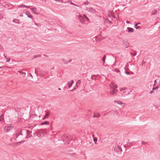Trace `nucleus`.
I'll return each mask as SVG.
<instances>
[{
	"instance_id": "f257e3e1",
	"label": "nucleus",
	"mask_w": 160,
	"mask_h": 160,
	"mask_svg": "<svg viewBox=\"0 0 160 160\" xmlns=\"http://www.w3.org/2000/svg\"><path fill=\"white\" fill-rule=\"evenodd\" d=\"M32 132L25 129H22L18 135H16V140H20L21 142L25 138H28L31 136Z\"/></svg>"
},
{
	"instance_id": "f03ea898",
	"label": "nucleus",
	"mask_w": 160,
	"mask_h": 160,
	"mask_svg": "<svg viewBox=\"0 0 160 160\" xmlns=\"http://www.w3.org/2000/svg\"><path fill=\"white\" fill-rule=\"evenodd\" d=\"M46 131L43 129L39 130L38 132V136L40 137H42L45 135L46 133Z\"/></svg>"
},
{
	"instance_id": "7ed1b4c3",
	"label": "nucleus",
	"mask_w": 160,
	"mask_h": 160,
	"mask_svg": "<svg viewBox=\"0 0 160 160\" xmlns=\"http://www.w3.org/2000/svg\"><path fill=\"white\" fill-rule=\"evenodd\" d=\"M114 150L115 152L118 154H120L122 152V149L120 146H117L115 147Z\"/></svg>"
},
{
	"instance_id": "20e7f679",
	"label": "nucleus",
	"mask_w": 160,
	"mask_h": 160,
	"mask_svg": "<svg viewBox=\"0 0 160 160\" xmlns=\"http://www.w3.org/2000/svg\"><path fill=\"white\" fill-rule=\"evenodd\" d=\"M2 5L6 8H8L11 6V4L8 2H3L1 3Z\"/></svg>"
},
{
	"instance_id": "39448f33",
	"label": "nucleus",
	"mask_w": 160,
	"mask_h": 160,
	"mask_svg": "<svg viewBox=\"0 0 160 160\" xmlns=\"http://www.w3.org/2000/svg\"><path fill=\"white\" fill-rule=\"evenodd\" d=\"M86 10L90 12L93 13H95L96 12V10L94 8L91 7L87 8Z\"/></svg>"
},
{
	"instance_id": "423d86ee",
	"label": "nucleus",
	"mask_w": 160,
	"mask_h": 160,
	"mask_svg": "<svg viewBox=\"0 0 160 160\" xmlns=\"http://www.w3.org/2000/svg\"><path fill=\"white\" fill-rule=\"evenodd\" d=\"M63 140L64 141V142H67L68 143H69L70 141V138L68 136H66L65 138L63 139Z\"/></svg>"
},
{
	"instance_id": "0eeeda50",
	"label": "nucleus",
	"mask_w": 160,
	"mask_h": 160,
	"mask_svg": "<svg viewBox=\"0 0 160 160\" xmlns=\"http://www.w3.org/2000/svg\"><path fill=\"white\" fill-rule=\"evenodd\" d=\"M118 90L116 89H113L112 90L109 92L110 94L112 95H114L117 93Z\"/></svg>"
},
{
	"instance_id": "6e6552de",
	"label": "nucleus",
	"mask_w": 160,
	"mask_h": 160,
	"mask_svg": "<svg viewBox=\"0 0 160 160\" xmlns=\"http://www.w3.org/2000/svg\"><path fill=\"white\" fill-rule=\"evenodd\" d=\"M12 128V127L11 126H5L4 127V130L6 132H8Z\"/></svg>"
},
{
	"instance_id": "1a4fd4ad",
	"label": "nucleus",
	"mask_w": 160,
	"mask_h": 160,
	"mask_svg": "<svg viewBox=\"0 0 160 160\" xmlns=\"http://www.w3.org/2000/svg\"><path fill=\"white\" fill-rule=\"evenodd\" d=\"M123 44L124 45V46L125 48H128L130 46V44L129 42L127 41L124 42H123Z\"/></svg>"
},
{
	"instance_id": "9d476101",
	"label": "nucleus",
	"mask_w": 160,
	"mask_h": 160,
	"mask_svg": "<svg viewBox=\"0 0 160 160\" xmlns=\"http://www.w3.org/2000/svg\"><path fill=\"white\" fill-rule=\"evenodd\" d=\"M25 14L27 15V16L30 18H31V19H33V17L30 14V13L28 11H27L25 12Z\"/></svg>"
},
{
	"instance_id": "9b49d317",
	"label": "nucleus",
	"mask_w": 160,
	"mask_h": 160,
	"mask_svg": "<svg viewBox=\"0 0 160 160\" xmlns=\"http://www.w3.org/2000/svg\"><path fill=\"white\" fill-rule=\"evenodd\" d=\"M31 10L34 14H38V13L36 12V8L35 7L32 8L31 9Z\"/></svg>"
},
{
	"instance_id": "f8f14e48",
	"label": "nucleus",
	"mask_w": 160,
	"mask_h": 160,
	"mask_svg": "<svg viewBox=\"0 0 160 160\" xmlns=\"http://www.w3.org/2000/svg\"><path fill=\"white\" fill-rule=\"evenodd\" d=\"M62 61L65 64H67L68 62H70L72 61V60H68V61H67V60L64 59H62Z\"/></svg>"
},
{
	"instance_id": "ddd939ff",
	"label": "nucleus",
	"mask_w": 160,
	"mask_h": 160,
	"mask_svg": "<svg viewBox=\"0 0 160 160\" xmlns=\"http://www.w3.org/2000/svg\"><path fill=\"white\" fill-rule=\"evenodd\" d=\"M74 81L73 80H72L70 81V82H68V88H70V87H71L72 85V84L73 83Z\"/></svg>"
},
{
	"instance_id": "4468645a",
	"label": "nucleus",
	"mask_w": 160,
	"mask_h": 160,
	"mask_svg": "<svg viewBox=\"0 0 160 160\" xmlns=\"http://www.w3.org/2000/svg\"><path fill=\"white\" fill-rule=\"evenodd\" d=\"M49 111H48L47 112H46V114H45V115L44 116V118H43V120L45 118H48V116L49 115Z\"/></svg>"
},
{
	"instance_id": "2eb2a0df",
	"label": "nucleus",
	"mask_w": 160,
	"mask_h": 160,
	"mask_svg": "<svg viewBox=\"0 0 160 160\" xmlns=\"http://www.w3.org/2000/svg\"><path fill=\"white\" fill-rule=\"evenodd\" d=\"M127 29L128 30V32H132L134 31V29L133 28L128 27Z\"/></svg>"
},
{
	"instance_id": "dca6fc26",
	"label": "nucleus",
	"mask_w": 160,
	"mask_h": 160,
	"mask_svg": "<svg viewBox=\"0 0 160 160\" xmlns=\"http://www.w3.org/2000/svg\"><path fill=\"white\" fill-rule=\"evenodd\" d=\"M18 72L22 75V77H24L26 75V73L25 72H23L22 71H18Z\"/></svg>"
},
{
	"instance_id": "f3484780",
	"label": "nucleus",
	"mask_w": 160,
	"mask_h": 160,
	"mask_svg": "<svg viewBox=\"0 0 160 160\" xmlns=\"http://www.w3.org/2000/svg\"><path fill=\"white\" fill-rule=\"evenodd\" d=\"M12 22H15L17 24H19L20 23L19 21V20L16 18H14V19H13Z\"/></svg>"
},
{
	"instance_id": "a211bd4d",
	"label": "nucleus",
	"mask_w": 160,
	"mask_h": 160,
	"mask_svg": "<svg viewBox=\"0 0 160 160\" xmlns=\"http://www.w3.org/2000/svg\"><path fill=\"white\" fill-rule=\"evenodd\" d=\"M49 124V122L48 121H45L41 123V125H48Z\"/></svg>"
},
{
	"instance_id": "6ab92c4d",
	"label": "nucleus",
	"mask_w": 160,
	"mask_h": 160,
	"mask_svg": "<svg viewBox=\"0 0 160 160\" xmlns=\"http://www.w3.org/2000/svg\"><path fill=\"white\" fill-rule=\"evenodd\" d=\"M83 18L85 19V20H86V19L87 20V21H89V18L87 17V16L85 14L83 15Z\"/></svg>"
},
{
	"instance_id": "aec40b11",
	"label": "nucleus",
	"mask_w": 160,
	"mask_h": 160,
	"mask_svg": "<svg viewBox=\"0 0 160 160\" xmlns=\"http://www.w3.org/2000/svg\"><path fill=\"white\" fill-rule=\"evenodd\" d=\"M114 102H117L118 104H119V105H122V104H123V103L122 102H120L119 101H116V100H115L114 101Z\"/></svg>"
},
{
	"instance_id": "412c9836",
	"label": "nucleus",
	"mask_w": 160,
	"mask_h": 160,
	"mask_svg": "<svg viewBox=\"0 0 160 160\" xmlns=\"http://www.w3.org/2000/svg\"><path fill=\"white\" fill-rule=\"evenodd\" d=\"M106 57V55H105L102 58V61L103 62V65H104L105 63Z\"/></svg>"
},
{
	"instance_id": "4be33fe9",
	"label": "nucleus",
	"mask_w": 160,
	"mask_h": 160,
	"mask_svg": "<svg viewBox=\"0 0 160 160\" xmlns=\"http://www.w3.org/2000/svg\"><path fill=\"white\" fill-rule=\"evenodd\" d=\"M92 136H93V141H94L95 142V144H96V142L97 141V138H95L94 137V135H92Z\"/></svg>"
},
{
	"instance_id": "5701e85b",
	"label": "nucleus",
	"mask_w": 160,
	"mask_h": 160,
	"mask_svg": "<svg viewBox=\"0 0 160 160\" xmlns=\"http://www.w3.org/2000/svg\"><path fill=\"white\" fill-rule=\"evenodd\" d=\"M126 89H127V88L125 87L121 88H120L119 90L120 91H124V90H126Z\"/></svg>"
},
{
	"instance_id": "b1692460",
	"label": "nucleus",
	"mask_w": 160,
	"mask_h": 160,
	"mask_svg": "<svg viewBox=\"0 0 160 160\" xmlns=\"http://www.w3.org/2000/svg\"><path fill=\"white\" fill-rule=\"evenodd\" d=\"M138 24H135L134 25V28L136 29H139L140 28V27L139 26H138Z\"/></svg>"
},
{
	"instance_id": "393cba45",
	"label": "nucleus",
	"mask_w": 160,
	"mask_h": 160,
	"mask_svg": "<svg viewBox=\"0 0 160 160\" xmlns=\"http://www.w3.org/2000/svg\"><path fill=\"white\" fill-rule=\"evenodd\" d=\"M154 12L151 14V15H155L157 12L158 11L157 9H155L154 10Z\"/></svg>"
},
{
	"instance_id": "a878e982",
	"label": "nucleus",
	"mask_w": 160,
	"mask_h": 160,
	"mask_svg": "<svg viewBox=\"0 0 160 160\" xmlns=\"http://www.w3.org/2000/svg\"><path fill=\"white\" fill-rule=\"evenodd\" d=\"M112 85L113 86V89H115V88H117L118 87L116 84H113Z\"/></svg>"
},
{
	"instance_id": "bb28decb",
	"label": "nucleus",
	"mask_w": 160,
	"mask_h": 160,
	"mask_svg": "<svg viewBox=\"0 0 160 160\" xmlns=\"http://www.w3.org/2000/svg\"><path fill=\"white\" fill-rule=\"evenodd\" d=\"M114 71L117 73H118V72H120V70L118 68L115 69L114 70Z\"/></svg>"
},
{
	"instance_id": "cd10ccee",
	"label": "nucleus",
	"mask_w": 160,
	"mask_h": 160,
	"mask_svg": "<svg viewBox=\"0 0 160 160\" xmlns=\"http://www.w3.org/2000/svg\"><path fill=\"white\" fill-rule=\"evenodd\" d=\"M81 82V81L80 80H78L76 82V85H78V84H80V83Z\"/></svg>"
},
{
	"instance_id": "c85d7f7f",
	"label": "nucleus",
	"mask_w": 160,
	"mask_h": 160,
	"mask_svg": "<svg viewBox=\"0 0 160 160\" xmlns=\"http://www.w3.org/2000/svg\"><path fill=\"white\" fill-rule=\"evenodd\" d=\"M7 59V60L6 61V62H9L10 60H11V59H10V58H8V59Z\"/></svg>"
},
{
	"instance_id": "c756f323",
	"label": "nucleus",
	"mask_w": 160,
	"mask_h": 160,
	"mask_svg": "<svg viewBox=\"0 0 160 160\" xmlns=\"http://www.w3.org/2000/svg\"><path fill=\"white\" fill-rule=\"evenodd\" d=\"M28 77H31L32 78H33L32 76L30 73H28Z\"/></svg>"
},
{
	"instance_id": "7c9ffc66",
	"label": "nucleus",
	"mask_w": 160,
	"mask_h": 160,
	"mask_svg": "<svg viewBox=\"0 0 160 160\" xmlns=\"http://www.w3.org/2000/svg\"><path fill=\"white\" fill-rule=\"evenodd\" d=\"M23 6H24V5H20L18 6V7L19 8L24 7Z\"/></svg>"
},
{
	"instance_id": "2f4dec72",
	"label": "nucleus",
	"mask_w": 160,
	"mask_h": 160,
	"mask_svg": "<svg viewBox=\"0 0 160 160\" xmlns=\"http://www.w3.org/2000/svg\"><path fill=\"white\" fill-rule=\"evenodd\" d=\"M142 143L143 144H147L148 143V142H144V141H142Z\"/></svg>"
},
{
	"instance_id": "473e14b6",
	"label": "nucleus",
	"mask_w": 160,
	"mask_h": 160,
	"mask_svg": "<svg viewBox=\"0 0 160 160\" xmlns=\"http://www.w3.org/2000/svg\"><path fill=\"white\" fill-rule=\"evenodd\" d=\"M154 90H153V88L152 89V90L150 92V93L152 94L153 92H154Z\"/></svg>"
},
{
	"instance_id": "72a5a7b5",
	"label": "nucleus",
	"mask_w": 160,
	"mask_h": 160,
	"mask_svg": "<svg viewBox=\"0 0 160 160\" xmlns=\"http://www.w3.org/2000/svg\"><path fill=\"white\" fill-rule=\"evenodd\" d=\"M125 73L127 75H129L130 74V73L129 72H127V71H125Z\"/></svg>"
},
{
	"instance_id": "f704fd0d",
	"label": "nucleus",
	"mask_w": 160,
	"mask_h": 160,
	"mask_svg": "<svg viewBox=\"0 0 160 160\" xmlns=\"http://www.w3.org/2000/svg\"><path fill=\"white\" fill-rule=\"evenodd\" d=\"M136 54H137V52H135L134 53L132 54V55H133V56H135L136 55Z\"/></svg>"
},
{
	"instance_id": "c9c22d12",
	"label": "nucleus",
	"mask_w": 160,
	"mask_h": 160,
	"mask_svg": "<svg viewBox=\"0 0 160 160\" xmlns=\"http://www.w3.org/2000/svg\"><path fill=\"white\" fill-rule=\"evenodd\" d=\"M157 21L159 23H160V19L159 18H158L157 19Z\"/></svg>"
},
{
	"instance_id": "e433bc0d",
	"label": "nucleus",
	"mask_w": 160,
	"mask_h": 160,
	"mask_svg": "<svg viewBox=\"0 0 160 160\" xmlns=\"http://www.w3.org/2000/svg\"><path fill=\"white\" fill-rule=\"evenodd\" d=\"M158 88H159V87H158V86L157 87H156V88H153V90H155L156 89Z\"/></svg>"
},
{
	"instance_id": "4c0bfd02",
	"label": "nucleus",
	"mask_w": 160,
	"mask_h": 160,
	"mask_svg": "<svg viewBox=\"0 0 160 160\" xmlns=\"http://www.w3.org/2000/svg\"><path fill=\"white\" fill-rule=\"evenodd\" d=\"M89 3L88 1H86V2L84 3V4H88Z\"/></svg>"
},
{
	"instance_id": "58836bf2",
	"label": "nucleus",
	"mask_w": 160,
	"mask_h": 160,
	"mask_svg": "<svg viewBox=\"0 0 160 160\" xmlns=\"http://www.w3.org/2000/svg\"><path fill=\"white\" fill-rule=\"evenodd\" d=\"M23 7H25L26 8H29V6H26L25 5H24V6H23Z\"/></svg>"
},
{
	"instance_id": "ea45409f",
	"label": "nucleus",
	"mask_w": 160,
	"mask_h": 160,
	"mask_svg": "<svg viewBox=\"0 0 160 160\" xmlns=\"http://www.w3.org/2000/svg\"><path fill=\"white\" fill-rule=\"evenodd\" d=\"M20 17H23V13H21L20 14Z\"/></svg>"
},
{
	"instance_id": "a19ab883",
	"label": "nucleus",
	"mask_w": 160,
	"mask_h": 160,
	"mask_svg": "<svg viewBox=\"0 0 160 160\" xmlns=\"http://www.w3.org/2000/svg\"><path fill=\"white\" fill-rule=\"evenodd\" d=\"M5 58H6V59H8V58L7 57V56L5 55V54H4L3 55Z\"/></svg>"
},
{
	"instance_id": "79ce46f5",
	"label": "nucleus",
	"mask_w": 160,
	"mask_h": 160,
	"mask_svg": "<svg viewBox=\"0 0 160 160\" xmlns=\"http://www.w3.org/2000/svg\"><path fill=\"white\" fill-rule=\"evenodd\" d=\"M93 117H98V116H97L96 115H95V114H94L93 116Z\"/></svg>"
},
{
	"instance_id": "37998d69",
	"label": "nucleus",
	"mask_w": 160,
	"mask_h": 160,
	"mask_svg": "<svg viewBox=\"0 0 160 160\" xmlns=\"http://www.w3.org/2000/svg\"><path fill=\"white\" fill-rule=\"evenodd\" d=\"M126 22L127 23H130V22L129 21H127Z\"/></svg>"
},
{
	"instance_id": "c03bdc74",
	"label": "nucleus",
	"mask_w": 160,
	"mask_h": 160,
	"mask_svg": "<svg viewBox=\"0 0 160 160\" xmlns=\"http://www.w3.org/2000/svg\"><path fill=\"white\" fill-rule=\"evenodd\" d=\"M100 114L99 113H98L97 114V115H96L97 116H98V117H99Z\"/></svg>"
},
{
	"instance_id": "a18cd8bd",
	"label": "nucleus",
	"mask_w": 160,
	"mask_h": 160,
	"mask_svg": "<svg viewBox=\"0 0 160 160\" xmlns=\"http://www.w3.org/2000/svg\"><path fill=\"white\" fill-rule=\"evenodd\" d=\"M75 89H76V88H74L72 89L71 90V91H72L74 90Z\"/></svg>"
},
{
	"instance_id": "49530a36",
	"label": "nucleus",
	"mask_w": 160,
	"mask_h": 160,
	"mask_svg": "<svg viewBox=\"0 0 160 160\" xmlns=\"http://www.w3.org/2000/svg\"><path fill=\"white\" fill-rule=\"evenodd\" d=\"M33 58H35L37 57L36 55H34L33 56Z\"/></svg>"
},
{
	"instance_id": "de8ad7c7",
	"label": "nucleus",
	"mask_w": 160,
	"mask_h": 160,
	"mask_svg": "<svg viewBox=\"0 0 160 160\" xmlns=\"http://www.w3.org/2000/svg\"><path fill=\"white\" fill-rule=\"evenodd\" d=\"M157 83L156 80L154 81V83L155 84Z\"/></svg>"
},
{
	"instance_id": "09e8293b",
	"label": "nucleus",
	"mask_w": 160,
	"mask_h": 160,
	"mask_svg": "<svg viewBox=\"0 0 160 160\" xmlns=\"http://www.w3.org/2000/svg\"><path fill=\"white\" fill-rule=\"evenodd\" d=\"M71 4H72V5H74V4L72 2H71Z\"/></svg>"
},
{
	"instance_id": "8fccbe9b",
	"label": "nucleus",
	"mask_w": 160,
	"mask_h": 160,
	"mask_svg": "<svg viewBox=\"0 0 160 160\" xmlns=\"http://www.w3.org/2000/svg\"><path fill=\"white\" fill-rule=\"evenodd\" d=\"M74 5L75 6H77L78 7H79L76 4H74Z\"/></svg>"
},
{
	"instance_id": "3c124183",
	"label": "nucleus",
	"mask_w": 160,
	"mask_h": 160,
	"mask_svg": "<svg viewBox=\"0 0 160 160\" xmlns=\"http://www.w3.org/2000/svg\"><path fill=\"white\" fill-rule=\"evenodd\" d=\"M137 24H138H138H141V23L139 22V23H137Z\"/></svg>"
},
{
	"instance_id": "603ef678",
	"label": "nucleus",
	"mask_w": 160,
	"mask_h": 160,
	"mask_svg": "<svg viewBox=\"0 0 160 160\" xmlns=\"http://www.w3.org/2000/svg\"><path fill=\"white\" fill-rule=\"evenodd\" d=\"M35 72L36 73V69H35Z\"/></svg>"
},
{
	"instance_id": "864d4df0",
	"label": "nucleus",
	"mask_w": 160,
	"mask_h": 160,
	"mask_svg": "<svg viewBox=\"0 0 160 160\" xmlns=\"http://www.w3.org/2000/svg\"><path fill=\"white\" fill-rule=\"evenodd\" d=\"M58 90H61V89L60 88H58Z\"/></svg>"
},
{
	"instance_id": "5fc2aeb1",
	"label": "nucleus",
	"mask_w": 160,
	"mask_h": 160,
	"mask_svg": "<svg viewBox=\"0 0 160 160\" xmlns=\"http://www.w3.org/2000/svg\"><path fill=\"white\" fill-rule=\"evenodd\" d=\"M2 67H0V68H2Z\"/></svg>"
},
{
	"instance_id": "6e6d98bb",
	"label": "nucleus",
	"mask_w": 160,
	"mask_h": 160,
	"mask_svg": "<svg viewBox=\"0 0 160 160\" xmlns=\"http://www.w3.org/2000/svg\"><path fill=\"white\" fill-rule=\"evenodd\" d=\"M124 41V40H123V41H122V42H123Z\"/></svg>"
},
{
	"instance_id": "4d7b16f0",
	"label": "nucleus",
	"mask_w": 160,
	"mask_h": 160,
	"mask_svg": "<svg viewBox=\"0 0 160 160\" xmlns=\"http://www.w3.org/2000/svg\"><path fill=\"white\" fill-rule=\"evenodd\" d=\"M126 92L125 91H124L123 92V93H125Z\"/></svg>"
},
{
	"instance_id": "13d9d810",
	"label": "nucleus",
	"mask_w": 160,
	"mask_h": 160,
	"mask_svg": "<svg viewBox=\"0 0 160 160\" xmlns=\"http://www.w3.org/2000/svg\"><path fill=\"white\" fill-rule=\"evenodd\" d=\"M38 56H39V57L40 56V55H38Z\"/></svg>"
},
{
	"instance_id": "bf43d9fd",
	"label": "nucleus",
	"mask_w": 160,
	"mask_h": 160,
	"mask_svg": "<svg viewBox=\"0 0 160 160\" xmlns=\"http://www.w3.org/2000/svg\"><path fill=\"white\" fill-rule=\"evenodd\" d=\"M36 25L37 26V24H36Z\"/></svg>"
},
{
	"instance_id": "052dcab7",
	"label": "nucleus",
	"mask_w": 160,
	"mask_h": 160,
	"mask_svg": "<svg viewBox=\"0 0 160 160\" xmlns=\"http://www.w3.org/2000/svg\"><path fill=\"white\" fill-rule=\"evenodd\" d=\"M124 68L125 69V70H126V68Z\"/></svg>"
},
{
	"instance_id": "680f3d73",
	"label": "nucleus",
	"mask_w": 160,
	"mask_h": 160,
	"mask_svg": "<svg viewBox=\"0 0 160 160\" xmlns=\"http://www.w3.org/2000/svg\"><path fill=\"white\" fill-rule=\"evenodd\" d=\"M19 113H18V114L19 115Z\"/></svg>"
}]
</instances>
